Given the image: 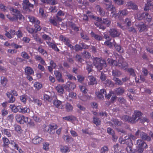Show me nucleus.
<instances>
[{
    "instance_id": "f257e3e1",
    "label": "nucleus",
    "mask_w": 153,
    "mask_h": 153,
    "mask_svg": "<svg viewBox=\"0 0 153 153\" xmlns=\"http://www.w3.org/2000/svg\"><path fill=\"white\" fill-rule=\"evenodd\" d=\"M107 61L109 64L111 66H118L121 68L128 67V64L125 61L122 57L119 58L118 62L110 58H108Z\"/></svg>"
},
{
    "instance_id": "f03ea898",
    "label": "nucleus",
    "mask_w": 153,
    "mask_h": 153,
    "mask_svg": "<svg viewBox=\"0 0 153 153\" xmlns=\"http://www.w3.org/2000/svg\"><path fill=\"white\" fill-rule=\"evenodd\" d=\"M126 138L122 139L121 143L125 144L127 146L126 150L128 153H133L135 152L134 150L132 149L133 144L131 140L128 137H126Z\"/></svg>"
},
{
    "instance_id": "7ed1b4c3",
    "label": "nucleus",
    "mask_w": 153,
    "mask_h": 153,
    "mask_svg": "<svg viewBox=\"0 0 153 153\" xmlns=\"http://www.w3.org/2000/svg\"><path fill=\"white\" fill-rule=\"evenodd\" d=\"M93 61L94 65L99 70H102L103 67L106 66V62L103 59L96 57L94 59Z\"/></svg>"
},
{
    "instance_id": "20e7f679",
    "label": "nucleus",
    "mask_w": 153,
    "mask_h": 153,
    "mask_svg": "<svg viewBox=\"0 0 153 153\" xmlns=\"http://www.w3.org/2000/svg\"><path fill=\"white\" fill-rule=\"evenodd\" d=\"M16 121L20 124L27 123L28 122V117L20 114L16 115L15 117Z\"/></svg>"
},
{
    "instance_id": "39448f33",
    "label": "nucleus",
    "mask_w": 153,
    "mask_h": 153,
    "mask_svg": "<svg viewBox=\"0 0 153 153\" xmlns=\"http://www.w3.org/2000/svg\"><path fill=\"white\" fill-rule=\"evenodd\" d=\"M23 2L22 6L23 9L29 12H30L31 10L30 9L33 8V5L31 4L28 0H24Z\"/></svg>"
},
{
    "instance_id": "423d86ee",
    "label": "nucleus",
    "mask_w": 153,
    "mask_h": 153,
    "mask_svg": "<svg viewBox=\"0 0 153 153\" xmlns=\"http://www.w3.org/2000/svg\"><path fill=\"white\" fill-rule=\"evenodd\" d=\"M59 40L64 42V44L71 48H73V46L71 44V41L69 39L63 35H61L59 37Z\"/></svg>"
},
{
    "instance_id": "0eeeda50",
    "label": "nucleus",
    "mask_w": 153,
    "mask_h": 153,
    "mask_svg": "<svg viewBox=\"0 0 153 153\" xmlns=\"http://www.w3.org/2000/svg\"><path fill=\"white\" fill-rule=\"evenodd\" d=\"M134 114L132 115V119L133 120L132 122L134 123L137 121L138 120L140 119V117L142 116L143 113L140 111L135 110L134 111Z\"/></svg>"
},
{
    "instance_id": "6e6552de",
    "label": "nucleus",
    "mask_w": 153,
    "mask_h": 153,
    "mask_svg": "<svg viewBox=\"0 0 153 153\" xmlns=\"http://www.w3.org/2000/svg\"><path fill=\"white\" fill-rule=\"evenodd\" d=\"M135 25L137 27L139 31L140 32L146 31L148 28V25L143 22L139 23L137 25L135 24Z\"/></svg>"
},
{
    "instance_id": "1a4fd4ad",
    "label": "nucleus",
    "mask_w": 153,
    "mask_h": 153,
    "mask_svg": "<svg viewBox=\"0 0 153 153\" xmlns=\"http://www.w3.org/2000/svg\"><path fill=\"white\" fill-rule=\"evenodd\" d=\"M96 20L101 23L105 25L107 27H109L111 24V21L108 18H103L102 19L101 18L97 17Z\"/></svg>"
},
{
    "instance_id": "9d476101",
    "label": "nucleus",
    "mask_w": 153,
    "mask_h": 153,
    "mask_svg": "<svg viewBox=\"0 0 153 153\" xmlns=\"http://www.w3.org/2000/svg\"><path fill=\"white\" fill-rule=\"evenodd\" d=\"M76 87V85L74 83L69 81L68 82L65 86V89L68 92L74 90Z\"/></svg>"
},
{
    "instance_id": "9b49d317",
    "label": "nucleus",
    "mask_w": 153,
    "mask_h": 153,
    "mask_svg": "<svg viewBox=\"0 0 153 153\" xmlns=\"http://www.w3.org/2000/svg\"><path fill=\"white\" fill-rule=\"evenodd\" d=\"M49 128L47 130V132L50 134H53L55 130L57 128V126L56 124H52L48 125Z\"/></svg>"
},
{
    "instance_id": "f8f14e48",
    "label": "nucleus",
    "mask_w": 153,
    "mask_h": 153,
    "mask_svg": "<svg viewBox=\"0 0 153 153\" xmlns=\"http://www.w3.org/2000/svg\"><path fill=\"white\" fill-rule=\"evenodd\" d=\"M110 35L112 37H118L120 34V32L115 28H111L109 31Z\"/></svg>"
},
{
    "instance_id": "ddd939ff",
    "label": "nucleus",
    "mask_w": 153,
    "mask_h": 153,
    "mask_svg": "<svg viewBox=\"0 0 153 153\" xmlns=\"http://www.w3.org/2000/svg\"><path fill=\"white\" fill-rule=\"evenodd\" d=\"M5 35L9 39L12 38L16 34L15 30L12 29H10L9 31L5 30Z\"/></svg>"
},
{
    "instance_id": "4468645a",
    "label": "nucleus",
    "mask_w": 153,
    "mask_h": 153,
    "mask_svg": "<svg viewBox=\"0 0 153 153\" xmlns=\"http://www.w3.org/2000/svg\"><path fill=\"white\" fill-rule=\"evenodd\" d=\"M53 104L56 108L62 109L64 108L62 102L57 99L54 100Z\"/></svg>"
},
{
    "instance_id": "2eb2a0df",
    "label": "nucleus",
    "mask_w": 153,
    "mask_h": 153,
    "mask_svg": "<svg viewBox=\"0 0 153 153\" xmlns=\"http://www.w3.org/2000/svg\"><path fill=\"white\" fill-rule=\"evenodd\" d=\"M87 79L88 81V84L89 85H93L97 84L96 79L92 76H88Z\"/></svg>"
},
{
    "instance_id": "dca6fc26",
    "label": "nucleus",
    "mask_w": 153,
    "mask_h": 153,
    "mask_svg": "<svg viewBox=\"0 0 153 153\" xmlns=\"http://www.w3.org/2000/svg\"><path fill=\"white\" fill-rule=\"evenodd\" d=\"M6 95L8 98L9 99L7 101L9 103H13L15 101V98L10 93L7 92L6 93Z\"/></svg>"
},
{
    "instance_id": "f3484780",
    "label": "nucleus",
    "mask_w": 153,
    "mask_h": 153,
    "mask_svg": "<svg viewBox=\"0 0 153 153\" xmlns=\"http://www.w3.org/2000/svg\"><path fill=\"white\" fill-rule=\"evenodd\" d=\"M56 79L58 81L62 82H64V80L62 78L61 73L58 71H56L54 72Z\"/></svg>"
},
{
    "instance_id": "a211bd4d",
    "label": "nucleus",
    "mask_w": 153,
    "mask_h": 153,
    "mask_svg": "<svg viewBox=\"0 0 153 153\" xmlns=\"http://www.w3.org/2000/svg\"><path fill=\"white\" fill-rule=\"evenodd\" d=\"M127 5L129 9H132L134 10H137L138 9L137 5L131 1L128 2Z\"/></svg>"
},
{
    "instance_id": "6ab92c4d",
    "label": "nucleus",
    "mask_w": 153,
    "mask_h": 153,
    "mask_svg": "<svg viewBox=\"0 0 153 153\" xmlns=\"http://www.w3.org/2000/svg\"><path fill=\"white\" fill-rule=\"evenodd\" d=\"M62 119L69 122L76 121L77 120L76 117L71 115L63 117H62Z\"/></svg>"
},
{
    "instance_id": "aec40b11",
    "label": "nucleus",
    "mask_w": 153,
    "mask_h": 153,
    "mask_svg": "<svg viewBox=\"0 0 153 153\" xmlns=\"http://www.w3.org/2000/svg\"><path fill=\"white\" fill-rule=\"evenodd\" d=\"M9 107L11 109L12 111L15 113H16L18 111L19 112L20 108H21L20 105L15 106L14 105H10Z\"/></svg>"
},
{
    "instance_id": "412c9836",
    "label": "nucleus",
    "mask_w": 153,
    "mask_h": 153,
    "mask_svg": "<svg viewBox=\"0 0 153 153\" xmlns=\"http://www.w3.org/2000/svg\"><path fill=\"white\" fill-rule=\"evenodd\" d=\"M137 144L138 146V147H144L145 149L148 147V146L146 143L144 141L141 140H137Z\"/></svg>"
},
{
    "instance_id": "4be33fe9",
    "label": "nucleus",
    "mask_w": 153,
    "mask_h": 153,
    "mask_svg": "<svg viewBox=\"0 0 153 153\" xmlns=\"http://www.w3.org/2000/svg\"><path fill=\"white\" fill-rule=\"evenodd\" d=\"M105 4L106 5V9L108 11H111L112 13L114 11V7L112 5L111 2H110L108 4Z\"/></svg>"
},
{
    "instance_id": "5701e85b",
    "label": "nucleus",
    "mask_w": 153,
    "mask_h": 153,
    "mask_svg": "<svg viewBox=\"0 0 153 153\" xmlns=\"http://www.w3.org/2000/svg\"><path fill=\"white\" fill-rule=\"evenodd\" d=\"M42 139L40 137L36 136L32 140V143L34 144H38L42 141Z\"/></svg>"
},
{
    "instance_id": "b1692460",
    "label": "nucleus",
    "mask_w": 153,
    "mask_h": 153,
    "mask_svg": "<svg viewBox=\"0 0 153 153\" xmlns=\"http://www.w3.org/2000/svg\"><path fill=\"white\" fill-rule=\"evenodd\" d=\"M25 71L26 75L33 74H34L33 70L30 67L27 66L25 68Z\"/></svg>"
},
{
    "instance_id": "393cba45",
    "label": "nucleus",
    "mask_w": 153,
    "mask_h": 153,
    "mask_svg": "<svg viewBox=\"0 0 153 153\" xmlns=\"http://www.w3.org/2000/svg\"><path fill=\"white\" fill-rule=\"evenodd\" d=\"M46 42L50 48H51L57 51H59L55 44L51 42L50 41H46Z\"/></svg>"
},
{
    "instance_id": "a878e982",
    "label": "nucleus",
    "mask_w": 153,
    "mask_h": 153,
    "mask_svg": "<svg viewBox=\"0 0 153 153\" xmlns=\"http://www.w3.org/2000/svg\"><path fill=\"white\" fill-rule=\"evenodd\" d=\"M96 8L97 11L99 12L100 16H104L105 15V13L103 9L99 5H97L96 6Z\"/></svg>"
},
{
    "instance_id": "bb28decb",
    "label": "nucleus",
    "mask_w": 153,
    "mask_h": 153,
    "mask_svg": "<svg viewBox=\"0 0 153 153\" xmlns=\"http://www.w3.org/2000/svg\"><path fill=\"white\" fill-rule=\"evenodd\" d=\"M10 144L13 146L15 149L19 151L20 153H22L23 151L21 149H19L18 145L14 141L12 140L11 141Z\"/></svg>"
},
{
    "instance_id": "cd10ccee",
    "label": "nucleus",
    "mask_w": 153,
    "mask_h": 153,
    "mask_svg": "<svg viewBox=\"0 0 153 153\" xmlns=\"http://www.w3.org/2000/svg\"><path fill=\"white\" fill-rule=\"evenodd\" d=\"M21 108L19 110V112L22 114L29 113L30 112V109L29 108L23 107L22 106L20 105Z\"/></svg>"
},
{
    "instance_id": "c85d7f7f",
    "label": "nucleus",
    "mask_w": 153,
    "mask_h": 153,
    "mask_svg": "<svg viewBox=\"0 0 153 153\" xmlns=\"http://www.w3.org/2000/svg\"><path fill=\"white\" fill-rule=\"evenodd\" d=\"M132 118V117H130L128 115H124L122 117V119L124 121L133 123H134L132 122V121L133 120Z\"/></svg>"
},
{
    "instance_id": "c756f323",
    "label": "nucleus",
    "mask_w": 153,
    "mask_h": 153,
    "mask_svg": "<svg viewBox=\"0 0 153 153\" xmlns=\"http://www.w3.org/2000/svg\"><path fill=\"white\" fill-rule=\"evenodd\" d=\"M152 16L147 13H145L143 19L145 21L149 23L152 21Z\"/></svg>"
},
{
    "instance_id": "7c9ffc66",
    "label": "nucleus",
    "mask_w": 153,
    "mask_h": 153,
    "mask_svg": "<svg viewBox=\"0 0 153 153\" xmlns=\"http://www.w3.org/2000/svg\"><path fill=\"white\" fill-rule=\"evenodd\" d=\"M140 136L143 140H147V141H150L151 140V138L150 136H148L146 133L143 131L142 132H141Z\"/></svg>"
},
{
    "instance_id": "2f4dec72",
    "label": "nucleus",
    "mask_w": 153,
    "mask_h": 153,
    "mask_svg": "<svg viewBox=\"0 0 153 153\" xmlns=\"http://www.w3.org/2000/svg\"><path fill=\"white\" fill-rule=\"evenodd\" d=\"M1 82L2 85L4 87H7V85L8 82V80L7 79L3 76H1Z\"/></svg>"
},
{
    "instance_id": "473e14b6",
    "label": "nucleus",
    "mask_w": 153,
    "mask_h": 153,
    "mask_svg": "<svg viewBox=\"0 0 153 153\" xmlns=\"http://www.w3.org/2000/svg\"><path fill=\"white\" fill-rule=\"evenodd\" d=\"M60 149L61 152L62 153H67L70 151L69 147L67 146H62Z\"/></svg>"
},
{
    "instance_id": "72a5a7b5",
    "label": "nucleus",
    "mask_w": 153,
    "mask_h": 153,
    "mask_svg": "<svg viewBox=\"0 0 153 153\" xmlns=\"http://www.w3.org/2000/svg\"><path fill=\"white\" fill-rule=\"evenodd\" d=\"M65 108L67 111L69 112L72 111L73 107L70 103L67 102L65 105Z\"/></svg>"
},
{
    "instance_id": "f704fd0d",
    "label": "nucleus",
    "mask_w": 153,
    "mask_h": 153,
    "mask_svg": "<svg viewBox=\"0 0 153 153\" xmlns=\"http://www.w3.org/2000/svg\"><path fill=\"white\" fill-rule=\"evenodd\" d=\"M91 36L92 37H94L96 40L98 41L102 40L103 39L102 36L96 34L93 31H91Z\"/></svg>"
},
{
    "instance_id": "c9c22d12",
    "label": "nucleus",
    "mask_w": 153,
    "mask_h": 153,
    "mask_svg": "<svg viewBox=\"0 0 153 153\" xmlns=\"http://www.w3.org/2000/svg\"><path fill=\"white\" fill-rule=\"evenodd\" d=\"M33 98L32 101L33 102L34 104L37 105L38 106H40L42 104V102L41 100L35 98L34 97H31Z\"/></svg>"
},
{
    "instance_id": "e433bc0d",
    "label": "nucleus",
    "mask_w": 153,
    "mask_h": 153,
    "mask_svg": "<svg viewBox=\"0 0 153 153\" xmlns=\"http://www.w3.org/2000/svg\"><path fill=\"white\" fill-rule=\"evenodd\" d=\"M56 89L58 92L60 94H63L64 92V88L63 86L60 85H58L56 87Z\"/></svg>"
},
{
    "instance_id": "4c0bfd02",
    "label": "nucleus",
    "mask_w": 153,
    "mask_h": 153,
    "mask_svg": "<svg viewBox=\"0 0 153 153\" xmlns=\"http://www.w3.org/2000/svg\"><path fill=\"white\" fill-rule=\"evenodd\" d=\"M117 94L118 95H121L124 92V90L123 88L119 87L117 88L115 91Z\"/></svg>"
},
{
    "instance_id": "58836bf2",
    "label": "nucleus",
    "mask_w": 153,
    "mask_h": 153,
    "mask_svg": "<svg viewBox=\"0 0 153 153\" xmlns=\"http://www.w3.org/2000/svg\"><path fill=\"white\" fill-rule=\"evenodd\" d=\"M63 139L68 142H71L73 141V138L68 135H64L62 136Z\"/></svg>"
},
{
    "instance_id": "ea45409f",
    "label": "nucleus",
    "mask_w": 153,
    "mask_h": 153,
    "mask_svg": "<svg viewBox=\"0 0 153 153\" xmlns=\"http://www.w3.org/2000/svg\"><path fill=\"white\" fill-rule=\"evenodd\" d=\"M1 131L2 133L6 135L8 137H10L11 136L10 130L9 129L4 128Z\"/></svg>"
},
{
    "instance_id": "a19ab883",
    "label": "nucleus",
    "mask_w": 153,
    "mask_h": 153,
    "mask_svg": "<svg viewBox=\"0 0 153 153\" xmlns=\"http://www.w3.org/2000/svg\"><path fill=\"white\" fill-rule=\"evenodd\" d=\"M30 21L33 24H40V21L37 19L32 16L29 17Z\"/></svg>"
},
{
    "instance_id": "79ce46f5",
    "label": "nucleus",
    "mask_w": 153,
    "mask_h": 153,
    "mask_svg": "<svg viewBox=\"0 0 153 153\" xmlns=\"http://www.w3.org/2000/svg\"><path fill=\"white\" fill-rule=\"evenodd\" d=\"M93 123L97 126H98L100 125L101 121L100 119L96 117H93Z\"/></svg>"
},
{
    "instance_id": "37998d69",
    "label": "nucleus",
    "mask_w": 153,
    "mask_h": 153,
    "mask_svg": "<svg viewBox=\"0 0 153 153\" xmlns=\"http://www.w3.org/2000/svg\"><path fill=\"white\" fill-rule=\"evenodd\" d=\"M126 71L129 73L130 75H131L134 77L136 76V74L134 72V69L132 68H125Z\"/></svg>"
},
{
    "instance_id": "c03bdc74",
    "label": "nucleus",
    "mask_w": 153,
    "mask_h": 153,
    "mask_svg": "<svg viewBox=\"0 0 153 153\" xmlns=\"http://www.w3.org/2000/svg\"><path fill=\"white\" fill-rule=\"evenodd\" d=\"M153 5L151 3V2L148 1L147 3L145 4L144 7V10L145 11L148 10H149L151 7H152Z\"/></svg>"
},
{
    "instance_id": "a18cd8bd",
    "label": "nucleus",
    "mask_w": 153,
    "mask_h": 153,
    "mask_svg": "<svg viewBox=\"0 0 153 153\" xmlns=\"http://www.w3.org/2000/svg\"><path fill=\"white\" fill-rule=\"evenodd\" d=\"M128 13L127 10L126 9H125L119 10L118 13L120 15L126 16L128 14Z\"/></svg>"
},
{
    "instance_id": "49530a36",
    "label": "nucleus",
    "mask_w": 153,
    "mask_h": 153,
    "mask_svg": "<svg viewBox=\"0 0 153 153\" xmlns=\"http://www.w3.org/2000/svg\"><path fill=\"white\" fill-rule=\"evenodd\" d=\"M112 75L114 76L113 77H118L121 75L120 72L116 70H113L112 71Z\"/></svg>"
},
{
    "instance_id": "de8ad7c7",
    "label": "nucleus",
    "mask_w": 153,
    "mask_h": 153,
    "mask_svg": "<svg viewBox=\"0 0 153 153\" xmlns=\"http://www.w3.org/2000/svg\"><path fill=\"white\" fill-rule=\"evenodd\" d=\"M38 51L40 53L42 54L45 56H47V52L42 48L39 47L38 48Z\"/></svg>"
},
{
    "instance_id": "09e8293b",
    "label": "nucleus",
    "mask_w": 153,
    "mask_h": 153,
    "mask_svg": "<svg viewBox=\"0 0 153 153\" xmlns=\"http://www.w3.org/2000/svg\"><path fill=\"white\" fill-rule=\"evenodd\" d=\"M2 140L4 143L3 145L4 146H7L10 143V142L9 139L7 137H3Z\"/></svg>"
},
{
    "instance_id": "8fccbe9b",
    "label": "nucleus",
    "mask_w": 153,
    "mask_h": 153,
    "mask_svg": "<svg viewBox=\"0 0 153 153\" xmlns=\"http://www.w3.org/2000/svg\"><path fill=\"white\" fill-rule=\"evenodd\" d=\"M21 101L24 104H25L27 102V97L25 95H22L20 96Z\"/></svg>"
},
{
    "instance_id": "3c124183",
    "label": "nucleus",
    "mask_w": 153,
    "mask_h": 153,
    "mask_svg": "<svg viewBox=\"0 0 153 153\" xmlns=\"http://www.w3.org/2000/svg\"><path fill=\"white\" fill-rule=\"evenodd\" d=\"M21 56L23 58L25 59H30V56L25 51H23L21 53Z\"/></svg>"
},
{
    "instance_id": "603ef678",
    "label": "nucleus",
    "mask_w": 153,
    "mask_h": 153,
    "mask_svg": "<svg viewBox=\"0 0 153 153\" xmlns=\"http://www.w3.org/2000/svg\"><path fill=\"white\" fill-rule=\"evenodd\" d=\"M34 86L37 90H39L42 87V85L39 82H36L35 83Z\"/></svg>"
},
{
    "instance_id": "864d4df0",
    "label": "nucleus",
    "mask_w": 153,
    "mask_h": 153,
    "mask_svg": "<svg viewBox=\"0 0 153 153\" xmlns=\"http://www.w3.org/2000/svg\"><path fill=\"white\" fill-rule=\"evenodd\" d=\"M114 45L115 49L118 52L121 53L123 52V50L120 45H117L116 43L115 44H114Z\"/></svg>"
},
{
    "instance_id": "5fc2aeb1",
    "label": "nucleus",
    "mask_w": 153,
    "mask_h": 153,
    "mask_svg": "<svg viewBox=\"0 0 153 153\" xmlns=\"http://www.w3.org/2000/svg\"><path fill=\"white\" fill-rule=\"evenodd\" d=\"M113 80L115 81L116 84L119 85H121L123 84L122 82L117 77H113Z\"/></svg>"
},
{
    "instance_id": "6e6d98bb",
    "label": "nucleus",
    "mask_w": 153,
    "mask_h": 153,
    "mask_svg": "<svg viewBox=\"0 0 153 153\" xmlns=\"http://www.w3.org/2000/svg\"><path fill=\"white\" fill-rule=\"evenodd\" d=\"M92 67L91 63L88 62L87 63L86 69L87 70L89 73H90L91 71Z\"/></svg>"
},
{
    "instance_id": "4d7b16f0",
    "label": "nucleus",
    "mask_w": 153,
    "mask_h": 153,
    "mask_svg": "<svg viewBox=\"0 0 153 153\" xmlns=\"http://www.w3.org/2000/svg\"><path fill=\"white\" fill-rule=\"evenodd\" d=\"M119 145L118 144H116L113 146L114 153H118L119 152Z\"/></svg>"
},
{
    "instance_id": "13d9d810",
    "label": "nucleus",
    "mask_w": 153,
    "mask_h": 153,
    "mask_svg": "<svg viewBox=\"0 0 153 153\" xmlns=\"http://www.w3.org/2000/svg\"><path fill=\"white\" fill-rule=\"evenodd\" d=\"M145 12L142 13H138L137 14V19L139 20H141L143 19L144 16Z\"/></svg>"
},
{
    "instance_id": "bf43d9fd",
    "label": "nucleus",
    "mask_w": 153,
    "mask_h": 153,
    "mask_svg": "<svg viewBox=\"0 0 153 153\" xmlns=\"http://www.w3.org/2000/svg\"><path fill=\"white\" fill-rule=\"evenodd\" d=\"M83 56L84 58L86 59H89L91 57V55L90 53L86 51H84L83 52Z\"/></svg>"
},
{
    "instance_id": "052dcab7",
    "label": "nucleus",
    "mask_w": 153,
    "mask_h": 153,
    "mask_svg": "<svg viewBox=\"0 0 153 153\" xmlns=\"http://www.w3.org/2000/svg\"><path fill=\"white\" fill-rule=\"evenodd\" d=\"M108 147L106 146H104L101 149L100 152V153H105L106 152H108Z\"/></svg>"
},
{
    "instance_id": "680f3d73",
    "label": "nucleus",
    "mask_w": 153,
    "mask_h": 153,
    "mask_svg": "<svg viewBox=\"0 0 153 153\" xmlns=\"http://www.w3.org/2000/svg\"><path fill=\"white\" fill-rule=\"evenodd\" d=\"M111 120L115 125L119 126H120L121 124V122L119 121L117 119H113L112 120Z\"/></svg>"
},
{
    "instance_id": "e2e57ef3",
    "label": "nucleus",
    "mask_w": 153,
    "mask_h": 153,
    "mask_svg": "<svg viewBox=\"0 0 153 153\" xmlns=\"http://www.w3.org/2000/svg\"><path fill=\"white\" fill-rule=\"evenodd\" d=\"M79 88L81 91L84 94H86L87 93V89L86 88L85 86L81 85H79Z\"/></svg>"
},
{
    "instance_id": "0e129e2a",
    "label": "nucleus",
    "mask_w": 153,
    "mask_h": 153,
    "mask_svg": "<svg viewBox=\"0 0 153 153\" xmlns=\"http://www.w3.org/2000/svg\"><path fill=\"white\" fill-rule=\"evenodd\" d=\"M106 84L107 85L110 87H113L114 85V83L111 80L107 79L106 81Z\"/></svg>"
},
{
    "instance_id": "69168bd1",
    "label": "nucleus",
    "mask_w": 153,
    "mask_h": 153,
    "mask_svg": "<svg viewBox=\"0 0 153 153\" xmlns=\"http://www.w3.org/2000/svg\"><path fill=\"white\" fill-rule=\"evenodd\" d=\"M1 115L3 117L7 115L8 113V111L5 108H4L1 110Z\"/></svg>"
},
{
    "instance_id": "338daca9",
    "label": "nucleus",
    "mask_w": 153,
    "mask_h": 153,
    "mask_svg": "<svg viewBox=\"0 0 153 153\" xmlns=\"http://www.w3.org/2000/svg\"><path fill=\"white\" fill-rule=\"evenodd\" d=\"M50 23L55 26H57V23L55 19H50L49 20Z\"/></svg>"
},
{
    "instance_id": "774afa93",
    "label": "nucleus",
    "mask_w": 153,
    "mask_h": 153,
    "mask_svg": "<svg viewBox=\"0 0 153 153\" xmlns=\"http://www.w3.org/2000/svg\"><path fill=\"white\" fill-rule=\"evenodd\" d=\"M42 37L44 40H48V41H50L51 40V38L46 34L43 35Z\"/></svg>"
}]
</instances>
